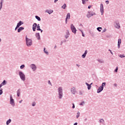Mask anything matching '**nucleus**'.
<instances>
[{
  "label": "nucleus",
  "mask_w": 125,
  "mask_h": 125,
  "mask_svg": "<svg viewBox=\"0 0 125 125\" xmlns=\"http://www.w3.org/2000/svg\"><path fill=\"white\" fill-rule=\"evenodd\" d=\"M70 29L74 34H76L77 33V29H76V27L74 25V24H72L70 25Z\"/></svg>",
  "instance_id": "nucleus-6"
},
{
  "label": "nucleus",
  "mask_w": 125,
  "mask_h": 125,
  "mask_svg": "<svg viewBox=\"0 0 125 125\" xmlns=\"http://www.w3.org/2000/svg\"><path fill=\"white\" fill-rule=\"evenodd\" d=\"M70 91L72 94H76V93H77V90L76 89V87H72L70 88Z\"/></svg>",
  "instance_id": "nucleus-8"
},
{
  "label": "nucleus",
  "mask_w": 125,
  "mask_h": 125,
  "mask_svg": "<svg viewBox=\"0 0 125 125\" xmlns=\"http://www.w3.org/2000/svg\"><path fill=\"white\" fill-rule=\"evenodd\" d=\"M98 61L99 63H104V61L102 59H98Z\"/></svg>",
  "instance_id": "nucleus-31"
},
{
  "label": "nucleus",
  "mask_w": 125,
  "mask_h": 125,
  "mask_svg": "<svg viewBox=\"0 0 125 125\" xmlns=\"http://www.w3.org/2000/svg\"><path fill=\"white\" fill-rule=\"evenodd\" d=\"M76 66H77V67H78V68H80V65L79 64H76Z\"/></svg>",
  "instance_id": "nucleus-55"
},
{
  "label": "nucleus",
  "mask_w": 125,
  "mask_h": 125,
  "mask_svg": "<svg viewBox=\"0 0 125 125\" xmlns=\"http://www.w3.org/2000/svg\"><path fill=\"white\" fill-rule=\"evenodd\" d=\"M37 31H42V29H41V26H37Z\"/></svg>",
  "instance_id": "nucleus-34"
},
{
  "label": "nucleus",
  "mask_w": 125,
  "mask_h": 125,
  "mask_svg": "<svg viewBox=\"0 0 125 125\" xmlns=\"http://www.w3.org/2000/svg\"><path fill=\"white\" fill-rule=\"evenodd\" d=\"M35 37L37 39L38 41H40L41 40V35H40V33H36L35 34Z\"/></svg>",
  "instance_id": "nucleus-12"
},
{
  "label": "nucleus",
  "mask_w": 125,
  "mask_h": 125,
  "mask_svg": "<svg viewBox=\"0 0 125 125\" xmlns=\"http://www.w3.org/2000/svg\"><path fill=\"white\" fill-rule=\"evenodd\" d=\"M118 70H119V68L118 67H116L115 70V73H117L118 72Z\"/></svg>",
  "instance_id": "nucleus-43"
},
{
  "label": "nucleus",
  "mask_w": 125,
  "mask_h": 125,
  "mask_svg": "<svg viewBox=\"0 0 125 125\" xmlns=\"http://www.w3.org/2000/svg\"><path fill=\"white\" fill-rule=\"evenodd\" d=\"M57 1H58V0H55L54 3H56V2H57Z\"/></svg>",
  "instance_id": "nucleus-50"
},
{
  "label": "nucleus",
  "mask_w": 125,
  "mask_h": 125,
  "mask_svg": "<svg viewBox=\"0 0 125 125\" xmlns=\"http://www.w3.org/2000/svg\"><path fill=\"white\" fill-rule=\"evenodd\" d=\"M90 85H92V84H93V83H91L90 84H89Z\"/></svg>",
  "instance_id": "nucleus-60"
},
{
  "label": "nucleus",
  "mask_w": 125,
  "mask_h": 125,
  "mask_svg": "<svg viewBox=\"0 0 125 125\" xmlns=\"http://www.w3.org/2000/svg\"><path fill=\"white\" fill-rule=\"evenodd\" d=\"M36 29H37V23H34L32 25V30L33 32H36Z\"/></svg>",
  "instance_id": "nucleus-14"
},
{
  "label": "nucleus",
  "mask_w": 125,
  "mask_h": 125,
  "mask_svg": "<svg viewBox=\"0 0 125 125\" xmlns=\"http://www.w3.org/2000/svg\"><path fill=\"white\" fill-rule=\"evenodd\" d=\"M79 31H80V32H81V33L82 34V36L83 37H85L84 34H83V30H82L81 29H79Z\"/></svg>",
  "instance_id": "nucleus-37"
},
{
  "label": "nucleus",
  "mask_w": 125,
  "mask_h": 125,
  "mask_svg": "<svg viewBox=\"0 0 125 125\" xmlns=\"http://www.w3.org/2000/svg\"><path fill=\"white\" fill-rule=\"evenodd\" d=\"M63 42H66V40H64Z\"/></svg>",
  "instance_id": "nucleus-61"
},
{
  "label": "nucleus",
  "mask_w": 125,
  "mask_h": 125,
  "mask_svg": "<svg viewBox=\"0 0 125 125\" xmlns=\"http://www.w3.org/2000/svg\"><path fill=\"white\" fill-rule=\"evenodd\" d=\"M70 37V32H69L68 30H66V32L65 33V35L64 36V38L67 39Z\"/></svg>",
  "instance_id": "nucleus-11"
},
{
  "label": "nucleus",
  "mask_w": 125,
  "mask_h": 125,
  "mask_svg": "<svg viewBox=\"0 0 125 125\" xmlns=\"http://www.w3.org/2000/svg\"><path fill=\"white\" fill-rule=\"evenodd\" d=\"M115 27L117 29H120L121 28V26L120 25V22H119V21H115Z\"/></svg>",
  "instance_id": "nucleus-9"
},
{
  "label": "nucleus",
  "mask_w": 125,
  "mask_h": 125,
  "mask_svg": "<svg viewBox=\"0 0 125 125\" xmlns=\"http://www.w3.org/2000/svg\"><path fill=\"white\" fill-rule=\"evenodd\" d=\"M41 31V33H42V30L41 29V30H39Z\"/></svg>",
  "instance_id": "nucleus-59"
},
{
  "label": "nucleus",
  "mask_w": 125,
  "mask_h": 125,
  "mask_svg": "<svg viewBox=\"0 0 125 125\" xmlns=\"http://www.w3.org/2000/svg\"><path fill=\"white\" fill-rule=\"evenodd\" d=\"M73 125H78V123H74Z\"/></svg>",
  "instance_id": "nucleus-56"
},
{
  "label": "nucleus",
  "mask_w": 125,
  "mask_h": 125,
  "mask_svg": "<svg viewBox=\"0 0 125 125\" xmlns=\"http://www.w3.org/2000/svg\"><path fill=\"white\" fill-rule=\"evenodd\" d=\"M21 93V92H20V89H19L17 91V96H18V97H19V96H20Z\"/></svg>",
  "instance_id": "nucleus-25"
},
{
  "label": "nucleus",
  "mask_w": 125,
  "mask_h": 125,
  "mask_svg": "<svg viewBox=\"0 0 125 125\" xmlns=\"http://www.w3.org/2000/svg\"><path fill=\"white\" fill-rule=\"evenodd\" d=\"M57 47V46H56V45H55L54 47V49H56Z\"/></svg>",
  "instance_id": "nucleus-53"
},
{
  "label": "nucleus",
  "mask_w": 125,
  "mask_h": 125,
  "mask_svg": "<svg viewBox=\"0 0 125 125\" xmlns=\"http://www.w3.org/2000/svg\"><path fill=\"white\" fill-rule=\"evenodd\" d=\"M80 111H78L77 113V115H76V119H79V118L80 117Z\"/></svg>",
  "instance_id": "nucleus-26"
},
{
  "label": "nucleus",
  "mask_w": 125,
  "mask_h": 125,
  "mask_svg": "<svg viewBox=\"0 0 125 125\" xmlns=\"http://www.w3.org/2000/svg\"><path fill=\"white\" fill-rule=\"evenodd\" d=\"M43 52L45 53V54H46V55H48L49 54V53L48 51H47V50L45 49V47L43 48Z\"/></svg>",
  "instance_id": "nucleus-22"
},
{
  "label": "nucleus",
  "mask_w": 125,
  "mask_h": 125,
  "mask_svg": "<svg viewBox=\"0 0 125 125\" xmlns=\"http://www.w3.org/2000/svg\"><path fill=\"white\" fill-rule=\"evenodd\" d=\"M106 29H104V30H103V33H105V32H106Z\"/></svg>",
  "instance_id": "nucleus-54"
},
{
  "label": "nucleus",
  "mask_w": 125,
  "mask_h": 125,
  "mask_svg": "<svg viewBox=\"0 0 125 125\" xmlns=\"http://www.w3.org/2000/svg\"><path fill=\"white\" fill-rule=\"evenodd\" d=\"M89 0H82L83 4H85L86 3V2L88 1Z\"/></svg>",
  "instance_id": "nucleus-27"
},
{
  "label": "nucleus",
  "mask_w": 125,
  "mask_h": 125,
  "mask_svg": "<svg viewBox=\"0 0 125 125\" xmlns=\"http://www.w3.org/2000/svg\"><path fill=\"white\" fill-rule=\"evenodd\" d=\"M2 86H3L1 85V84H0V88H1Z\"/></svg>",
  "instance_id": "nucleus-57"
},
{
  "label": "nucleus",
  "mask_w": 125,
  "mask_h": 125,
  "mask_svg": "<svg viewBox=\"0 0 125 125\" xmlns=\"http://www.w3.org/2000/svg\"><path fill=\"white\" fill-rule=\"evenodd\" d=\"M1 42V39L0 38V42Z\"/></svg>",
  "instance_id": "nucleus-62"
},
{
  "label": "nucleus",
  "mask_w": 125,
  "mask_h": 125,
  "mask_svg": "<svg viewBox=\"0 0 125 125\" xmlns=\"http://www.w3.org/2000/svg\"><path fill=\"white\" fill-rule=\"evenodd\" d=\"M58 95L59 99L63 98V88L62 87H59L58 88Z\"/></svg>",
  "instance_id": "nucleus-1"
},
{
  "label": "nucleus",
  "mask_w": 125,
  "mask_h": 125,
  "mask_svg": "<svg viewBox=\"0 0 125 125\" xmlns=\"http://www.w3.org/2000/svg\"><path fill=\"white\" fill-rule=\"evenodd\" d=\"M97 31H98V32H101V30H102V27H99L97 28Z\"/></svg>",
  "instance_id": "nucleus-33"
},
{
  "label": "nucleus",
  "mask_w": 125,
  "mask_h": 125,
  "mask_svg": "<svg viewBox=\"0 0 125 125\" xmlns=\"http://www.w3.org/2000/svg\"><path fill=\"white\" fill-rule=\"evenodd\" d=\"M24 68H25V65L24 64H22L20 66L21 69H24Z\"/></svg>",
  "instance_id": "nucleus-41"
},
{
  "label": "nucleus",
  "mask_w": 125,
  "mask_h": 125,
  "mask_svg": "<svg viewBox=\"0 0 125 125\" xmlns=\"http://www.w3.org/2000/svg\"><path fill=\"white\" fill-rule=\"evenodd\" d=\"M80 26H82V23H81V24H80Z\"/></svg>",
  "instance_id": "nucleus-64"
},
{
  "label": "nucleus",
  "mask_w": 125,
  "mask_h": 125,
  "mask_svg": "<svg viewBox=\"0 0 125 125\" xmlns=\"http://www.w3.org/2000/svg\"><path fill=\"white\" fill-rule=\"evenodd\" d=\"M105 3H106V4H109V0H106Z\"/></svg>",
  "instance_id": "nucleus-48"
},
{
  "label": "nucleus",
  "mask_w": 125,
  "mask_h": 125,
  "mask_svg": "<svg viewBox=\"0 0 125 125\" xmlns=\"http://www.w3.org/2000/svg\"><path fill=\"white\" fill-rule=\"evenodd\" d=\"M24 27H19L18 29V33H20V32H21V31H23V30H24Z\"/></svg>",
  "instance_id": "nucleus-21"
},
{
  "label": "nucleus",
  "mask_w": 125,
  "mask_h": 125,
  "mask_svg": "<svg viewBox=\"0 0 125 125\" xmlns=\"http://www.w3.org/2000/svg\"><path fill=\"white\" fill-rule=\"evenodd\" d=\"M23 24H24V22H23V21H20L17 24V26L19 28V27H20V26L23 25Z\"/></svg>",
  "instance_id": "nucleus-18"
},
{
  "label": "nucleus",
  "mask_w": 125,
  "mask_h": 125,
  "mask_svg": "<svg viewBox=\"0 0 125 125\" xmlns=\"http://www.w3.org/2000/svg\"><path fill=\"white\" fill-rule=\"evenodd\" d=\"M119 57H120L121 58H125V56L124 55H119Z\"/></svg>",
  "instance_id": "nucleus-38"
},
{
  "label": "nucleus",
  "mask_w": 125,
  "mask_h": 125,
  "mask_svg": "<svg viewBox=\"0 0 125 125\" xmlns=\"http://www.w3.org/2000/svg\"><path fill=\"white\" fill-rule=\"evenodd\" d=\"M10 104H11L13 107H14L15 106V102L14 101V99H13V98L12 97V95H10Z\"/></svg>",
  "instance_id": "nucleus-5"
},
{
  "label": "nucleus",
  "mask_w": 125,
  "mask_h": 125,
  "mask_svg": "<svg viewBox=\"0 0 125 125\" xmlns=\"http://www.w3.org/2000/svg\"><path fill=\"white\" fill-rule=\"evenodd\" d=\"M100 12L101 13V15H102L104 13V6H103V3H101L100 4Z\"/></svg>",
  "instance_id": "nucleus-10"
},
{
  "label": "nucleus",
  "mask_w": 125,
  "mask_h": 125,
  "mask_svg": "<svg viewBox=\"0 0 125 125\" xmlns=\"http://www.w3.org/2000/svg\"><path fill=\"white\" fill-rule=\"evenodd\" d=\"M84 104H85L84 102H82V103H81L80 104V105L81 106H83V105H84Z\"/></svg>",
  "instance_id": "nucleus-40"
},
{
  "label": "nucleus",
  "mask_w": 125,
  "mask_h": 125,
  "mask_svg": "<svg viewBox=\"0 0 125 125\" xmlns=\"http://www.w3.org/2000/svg\"><path fill=\"white\" fill-rule=\"evenodd\" d=\"M3 93V91H2V89H0V95H1Z\"/></svg>",
  "instance_id": "nucleus-42"
},
{
  "label": "nucleus",
  "mask_w": 125,
  "mask_h": 125,
  "mask_svg": "<svg viewBox=\"0 0 125 125\" xmlns=\"http://www.w3.org/2000/svg\"><path fill=\"white\" fill-rule=\"evenodd\" d=\"M72 109H75V104H72Z\"/></svg>",
  "instance_id": "nucleus-45"
},
{
  "label": "nucleus",
  "mask_w": 125,
  "mask_h": 125,
  "mask_svg": "<svg viewBox=\"0 0 125 125\" xmlns=\"http://www.w3.org/2000/svg\"><path fill=\"white\" fill-rule=\"evenodd\" d=\"M22 101H23V100H21L20 101L19 103H20V104L22 103Z\"/></svg>",
  "instance_id": "nucleus-52"
},
{
  "label": "nucleus",
  "mask_w": 125,
  "mask_h": 125,
  "mask_svg": "<svg viewBox=\"0 0 125 125\" xmlns=\"http://www.w3.org/2000/svg\"><path fill=\"white\" fill-rule=\"evenodd\" d=\"M108 51H110V53H111V54H112V55H113V54H114L112 52V51H111L110 49H109V50H108Z\"/></svg>",
  "instance_id": "nucleus-49"
},
{
  "label": "nucleus",
  "mask_w": 125,
  "mask_h": 125,
  "mask_svg": "<svg viewBox=\"0 0 125 125\" xmlns=\"http://www.w3.org/2000/svg\"><path fill=\"white\" fill-rule=\"evenodd\" d=\"M71 18V14L70 13H67L66 18H65V23L67 24V19H70Z\"/></svg>",
  "instance_id": "nucleus-13"
},
{
  "label": "nucleus",
  "mask_w": 125,
  "mask_h": 125,
  "mask_svg": "<svg viewBox=\"0 0 125 125\" xmlns=\"http://www.w3.org/2000/svg\"><path fill=\"white\" fill-rule=\"evenodd\" d=\"M45 12H46V13H48V14L50 15L51 14V13H53V10H49L48 9H47L45 10Z\"/></svg>",
  "instance_id": "nucleus-19"
},
{
  "label": "nucleus",
  "mask_w": 125,
  "mask_h": 125,
  "mask_svg": "<svg viewBox=\"0 0 125 125\" xmlns=\"http://www.w3.org/2000/svg\"><path fill=\"white\" fill-rule=\"evenodd\" d=\"M93 15H96V13L93 11H88L87 14L86 15V17L88 19L91 17V16H93Z\"/></svg>",
  "instance_id": "nucleus-4"
},
{
  "label": "nucleus",
  "mask_w": 125,
  "mask_h": 125,
  "mask_svg": "<svg viewBox=\"0 0 125 125\" xmlns=\"http://www.w3.org/2000/svg\"><path fill=\"white\" fill-rule=\"evenodd\" d=\"M114 86L117 87L118 86V84L115 83L114 84H113Z\"/></svg>",
  "instance_id": "nucleus-46"
},
{
  "label": "nucleus",
  "mask_w": 125,
  "mask_h": 125,
  "mask_svg": "<svg viewBox=\"0 0 125 125\" xmlns=\"http://www.w3.org/2000/svg\"><path fill=\"white\" fill-rule=\"evenodd\" d=\"M19 76L20 77V79L21 80V81H23V82H25L26 81V76L23 73L22 71H19Z\"/></svg>",
  "instance_id": "nucleus-3"
},
{
  "label": "nucleus",
  "mask_w": 125,
  "mask_h": 125,
  "mask_svg": "<svg viewBox=\"0 0 125 125\" xmlns=\"http://www.w3.org/2000/svg\"><path fill=\"white\" fill-rule=\"evenodd\" d=\"M30 68H31V69H32V70L33 72H36V70H37V65H36V64H35L34 63L31 64L30 65Z\"/></svg>",
  "instance_id": "nucleus-7"
},
{
  "label": "nucleus",
  "mask_w": 125,
  "mask_h": 125,
  "mask_svg": "<svg viewBox=\"0 0 125 125\" xmlns=\"http://www.w3.org/2000/svg\"><path fill=\"white\" fill-rule=\"evenodd\" d=\"M32 106H33V107H35V106H36V103L33 102L32 104Z\"/></svg>",
  "instance_id": "nucleus-44"
},
{
  "label": "nucleus",
  "mask_w": 125,
  "mask_h": 125,
  "mask_svg": "<svg viewBox=\"0 0 125 125\" xmlns=\"http://www.w3.org/2000/svg\"><path fill=\"white\" fill-rule=\"evenodd\" d=\"M18 28H19V27L17 25L15 28V31H16V30H17V29H18Z\"/></svg>",
  "instance_id": "nucleus-47"
},
{
  "label": "nucleus",
  "mask_w": 125,
  "mask_h": 125,
  "mask_svg": "<svg viewBox=\"0 0 125 125\" xmlns=\"http://www.w3.org/2000/svg\"><path fill=\"white\" fill-rule=\"evenodd\" d=\"M121 43H122V39H119L118 41V48L121 47Z\"/></svg>",
  "instance_id": "nucleus-16"
},
{
  "label": "nucleus",
  "mask_w": 125,
  "mask_h": 125,
  "mask_svg": "<svg viewBox=\"0 0 125 125\" xmlns=\"http://www.w3.org/2000/svg\"><path fill=\"white\" fill-rule=\"evenodd\" d=\"M25 41L27 46L30 47L33 45V40L32 39L28 38L27 36L25 37Z\"/></svg>",
  "instance_id": "nucleus-2"
},
{
  "label": "nucleus",
  "mask_w": 125,
  "mask_h": 125,
  "mask_svg": "<svg viewBox=\"0 0 125 125\" xmlns=\"http://www.w3.org/2000/svg\"><path fill=\"white\" fill-rule=\"evenodd\" d=\"M79 94L80 95H83V91H80Z\"/></svg>",
  "instance_id": "nucleus-39"
},
{
  "label": "nucleus",
  "mask_w": 125,
  "mask_h": 125,
  "mask_svg": "<svg viewBox=\"0 0 125 125\" xmlns=\"http://www.w3.org/2000/svg\"><path fill=\"white\" fill-rule=\"evenodd\" d=\"M62 43H63L62 42H61V44L62 45Z\"/></svg>",
  "instance_id": "nucleus-63"
},
{
  "label": "nucleus",
  "mask_w": 125,
  "mask_h": 125,
  "mask_svg": "<svg viewBox=\"0 0 125 125\" xmlns=\"http://www.w3.org/2000/svg\"><path fill=\"white\" fill-rule=\"evenodd\" d=\"M67 7V5H66L65 3L63 4V5L62 6V8H63V9H65Z\"/></svg>",
  "instance_id": "nucleus-32"
},
{
  "label": "nucleus",
  "mask_w": 125,
  "mask_h": 125,
  "mask_svg": "<svg viewBox=\"0 0 125 125\" xmlns=\"http://www.w3.org/2000/svg\"><path fill=\"white\" fill-rule=\"evenodd\" d=\"M103 89H104V88H102V87H101L100 86L97 90V93H100V92H101V91H102Z\"/></svg>",
  "instance_id": "nucleus-17"
},
{
  "label": "nucleus",
  "mask_w": 125,
  "mask_h": 125,
  "mask_svg": "<svg viewBox=\"0 0 125 125\" xmlns=\"http://www.w3.org/2000/svg\"><path fill=\"white\" fill-rule=\"evenodd\" d=\"M48 84H49V85H51V86H52V83H51V82L50 80L48 81Z\"/></svg>",
  "instance_id": "nucleus-36"
},
{
  "label": "nucleus",
  "mask_w": 125,
  "mask_h": 125,
  "mask_svg": "<svg viewBox=\"0 0 125 125\" xmlns=\"http://www.w3.org/2000/svg\"><path fill=\"white\" fill-rule=\"evenodd\" d=\"M91 7V5H89L88 6V9H90V8Z\"/></svg>",
  "instance_id": "nucleus-51"
},
{
  "label": "nucleus",
  "mask_w": 125,
  "mask_h": 125,
  "mask_svg": "<svg viewBox=\"0 0 125 125\" xmlns=\"http://www.w3.org/2000/svg\"><path fill=\"white\" fill-rule=\"evenodd\" d=\"M100 123H101V124L104 123V119H100Z\"/></svg>",
  "instance_id": "nucleus-35"
},
{
  "label": "nucleus",
  "mask_w": 125,
  "mask_h": 125,
  "mask_svg": "<svg viewBox=\"0 0 125 125\" xmlns=\"http://www.w3.org/2000/svg\"><path fill=\"white\" fill-rule=\"evenodd\" d=\"M12 120L9 119V120H8L6 122V125H9V124H10V123H11Z\"/></svg>",
  "instance_id": "nucleus-23"
},
{
  "label": "nucleus",
  "mask_w": 125,
  "mask_h": 125,
  "mask_svg": "<svg viewBox=\"0 0 125 125\" xmlns=\"http://www.w3.org/2000/svg\"><path fill=\"white\" fill-rule=\"evenodd\" d=\"M1 85L3 86V85H5L6 84V81L3 80V81L1 83Z\"/></svg>",
  "instance_id": "nucleus-28"
},
{
  "label": "nucleus",
  "mask_w": 125,
  "mask_h": 125,
  "mask_svg": "<svg viewBox=\"0 0 125 125\" xmlns=\"http://www.w3.org/2000/svg\"><path fill=\"white\" fill-rule=\"evenodd\" d=\"M35 18L38 20V21H41V18L38 16H35Z\"/></svg>",
  "instance_id": "nucleus-29"
},
{
  "label": "nucleus",
  "mask_w": 125,
  "mask_h": 125,
  "mask_svg": "<svg viewBox=\"0 0 125 125\" xmlns=\"http://www.w3.org/2000/svg\"><path fill=\"white\" fill-rule=\"evenodd\" d=\"M85 84L87 86V89L88 90H90V89H91V85H90L89 84H88V83H87L86 82L85 83Z\"/></svg>",
  "instance_id": "nucleus-20"
},
{
  "label": "nucleus",
  "mask_w": 125,
  "mask_h": 125,
  "mask_svg": "<svg viewBox=\"0 0 125 125\" xmlns=\"http://www.w3.org/2000/svg\"><path fill=\"white\" fill-rule=\"evenodd\" d=\"M37 27H40V24H38V25L37 24Z\"/></svg>",
  "instance_id": "nucleus-58"
},
{
  "label": "nucleus",
  "mask_w": 125,
  "mask_h": 125,
  "mask_svg": "<svg viewBox=\"0 0 125 125\" xmlns=\"http://www.w3.org/2000/svg\"><path fill=\"white\" fill-rule=\"evenodd\" d=\"M2 3H3V1L2 0L0 2V11L2 9Z\"/></svg>",
  "instance_id": "nucleus-24"
},
{
  "label": "nucleus",
  "mask_w": 125,
  "mask_h": 125,
  "mask_svg": "<svg viewBox=\"0 0 125 125\" xmlns=\"http://www.w3.org/2000/svg\"><path fill=\"white\" fill-rule=\"evenodd\" d=\"M87 52H88V51H87V50H85L84 53L82 55V58H85V56H86Z\"/></svg>",
  "instance_id": "nucleus-15"
},
{
  "label": "nucleus",
  "mask_w": 125,
  "mask_h": 125,
  "mask_svg": "<svg viewBox=\"0 0 125 125\" xmlns=\"http://www.w3.org/2000/svg\"><path fill=\"white\" fill-rule=\"evenodd\" d=\"M101 87H102V88H104V86H106V83H103L102 84V85L100 86Z\"/></svg>",
  "instance_id": "nucleus-30"
}]
</instances>
